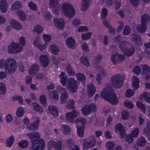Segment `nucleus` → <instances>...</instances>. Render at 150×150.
Instances as JSON below:
<instances>
[{
  "mask_svg": "<svg viewBox=\"0 0 150 150\" xmlns=\"http://www.w3.org/2000/svg\"><path fill=\"white\" fill-rule=\"evenodd\" d=\"M66 43L69 48L73 49L75 48L76 44L73 38L70 37L67 38L66 40Z\"/></svg>",
  "mask_w": 150,
  "mask_h": 150,
  "instance_id": "nucleus-16",
  "label": "nucleus"
},
{
  "mask_svg": "<svg viewBox=\"0 0 150 150\" xmlns=\"http://www.w3.org/2000/svg\"><path fill=\"white\" fill-rule=\"evenodd\" d=\"M149 17L148 14H145L143 15L141 18L142 24L146 25L147 23L149 21Z\"/></svg>",
  "mask_w": 150,
  "mask_h": 150,
  "instance_id": "nucleus-30",
  "label": "nucleus"
},
{
  "mask_svg": "<svg viewBox=\"0 0 150 150\" xmlns=\"http://www.w3.org/2000/svg\"><path fill=\"white\" fill-rule=\"evenodd\" d=\"M54 22L55 25L58 29H61L64 27V21L62 18L54 19Z\"/></svg>",
  "mask_w": 150,
  "mask_h": 150,
  "instance_id": "nucleus-21",
  "label": "nucleus"
},
{
  "mask_svg": "<svg viewBox=\"0 0 150 150\" xmlns=\"http://www.w3.org/2000/svg\"><path fill=\"white\" fill-rule=\"evenodd\" d=\"M66 88L69 92L73 93L76 92L78 87L77 81L72 78H69L67 81Z\"/></svg>",
  "mask_w": 150,
  "mask_h": 150,
  "instance_id": "nucleus-7",
  "label": "nucleus"
},
{
  "mask_svg": "<svg viewBox=\"0 0 150 150\" xmlns=\"http://www.w3.org/2000/svg\"><path fill=\"white\" fill-rule=\"evenodd\" d=\"M66 70L68 73L70 75L74 76L75 74L74 71L73 69L69 64H68L66 66Z\"/></svg>",
  "mask_w": 150,
  "mask_h": 150,
  "instance_id": "nucleus-42",
  "label": "nucleus"
},
{
  "mask_svg": "<svg viewBox=\"0 0 150 150\" xmlns=\"http://www.w3.org/2000/svg\"><path fill=\"white\" fill-rule=\"evenodd\" d=\"M146 28V25L141 23L140 25H137V26L136 28L139 32L143 33L145 32Z\"/></svg>",
  "mask_w": 150,
  "mask_h": 150,
  "instance_id": "nucleus-33",
  "label": "nucleus"
},
{
  "mask_svg": "<svg viewBox=\"0 0 150 150\" xmlns=\"http://www.w3.org/2000/svg\"><path fill=\"white\" fill-rule=\"evenodd\" d=\"M96 106L93 104H90L88 105H85L81 109L83 114L85 115L89 114L96 111Z\"/></svg>",
  "mask_w": 150,
  "mask_h": 150,
  "instance_id": "nucleus-9",
  "label": "nucleus"
},
{
  "mask_svg": "<svg viewBox=\"0 0 150 150\" xmlns=\"http://www.w3.org/2000/svg\"><path fill=\"white\" fill-rule=\"evenodd\" d=\"M18 15L21 21H24L26 19L25 13L23 11H19L18 13Z\"/></svg>",
  "mask_w": 150,
  "mask_h": 150,
  "instance_id": "nucleus-47",
  "label": "nucleus"
},
{
  "mask_svg": "<svg viewBox=\"0 0 150 150\" xmlns=\"http://www.w3.org/2000/svg\"><path fill=\"white\" fill-rule=\"evenodd\" d=\"M39 60L41 65L44 67L48 66L50 61L48 56L46 55H41L39 57Z\"/></svg>",
  "mask_w": 150,
  "mask_h": 150,
  "instance_id": "nucleus-15",
  "label": "nucleus"
},
{
  "mask_svg": "<svg viewBox=\"0 0 150 150\" xmlns=\"http://www.w3.org/2000/svg\"><path fill=\"white\" fill-rule=\"evenodd\" d=\"M132 40L136 44H141L142 41L140 37L135 34H132L130 35Z\"/></svg>",
  "mask_w": 150,
  "mask_h": 150,
  "instance_id": "nucleus-22",
  "label": "nucleus"
},
{
  "mask_svg": "<svg viewBox=\"0 0 150 150\" xmlns=\"http://www.w3.org/2000/svg\"><path fill=\"white\" fill-rule=\"evenodd\" d=\"M35 30L38 33L40 34L43 30V28L39 25H37L35 27Z\"/></svg>",
  "mask_w": 150,
  "mask_h": 150,
  "instance_id": "nucleus-63",
  "label": "nucleus"
},
{
  "mask_svg": "<svg viewBox=\"0 0 150 150\" xmlns=\"http://www.w3.org/2000/svg\"><path fill=\"white\" fill-rule=\"evenodd\" d=\"M119 46L124 54L128 56L132 55L134 52V47L127 42L123 41L120 42Z\"/></svg>",
  "mask_w": 150,
  "mask_h": 150,
  "instance_id": "nucleus-4",
  "label": "nucleus"
},
{
  "mask_svg": "<svg viewBox=\"0 0 150 150\" xmlns=\"http://www.w3.org/2000/svg\"><path fill=\"white\" fill-rule=\"evenodd\" d=\"M6 88L5 85L2 82H0V94H3L5 93Z\"/></svg>",
  "mask_w": 150,
  "mask_h": 150,
  "instance_id": "nucleus-46",
  "label": "nucleus"
},
{
  "mask_svg": "<svg viewBox=\"0 0 150 150\" xmlns=\"http://www.w3.org/2000/svg\"><path fill=\"white\" fill-rule=\"evenodd\" d=\"M24 113V110L22 108L20 107L18 108L16 111V115L18 117L22 116L23 115Z\"/></svg>",
  "mask_w": 150,
  "mask_h": 150,
  "instance_id": "nucleus-55",
  "label": "nucleus"
},
{
  "mask_svg": "<svg viewBox=\"0 0 150 150\" xmlns=\"http://www.w3.org/2000/svg\"><path fill=\"white\" fill-rule=\"evenodd\" d=\"M27 135L30 138L32 145L29 150H39L45 146V144L43 139H39L40 135L37 132L33 133H28Z\"/></svg>",
  "mask_w": 150,
  "mask_h": 150,
  "instance_id": "nucleus-1",
  "label": "nucleus"
},
{
  "mask_svg": "<svg viewBox=\"0 0 150 150\" xmlns=\"http://www.w3.org/2000/svg\"><path fill=\"white\" fill-rule=\"evenodd\" d=\"M49 96L51 98H52L55 101H57L59 99V95L58 93L54 91H50L48 93Z\"/></svg>",
  "mask_w": 150,
  "mask_h": 150,
  "instance_id": "nucleus-25",
  "label": "nucleus"
},
{
  "mask_svg": "<svg viewBox=\"0 0 150 150\" xmlns=\"http://www.w3.org/2000/svg\"><path fill=\"white\" fill-rule=\"evenodd\" d=\"M123 34L125 35H129L130 33V28L127 25L124 27L123 30Z\"/></svg>",
  "mask_w": 150,
  "mask_h": 150,
  "instance_id": "nucleus-48",
  "label": "nucleus"
},
{
  "mask_svg": "<svg viewBox=\"0 0 150 150\" xmlns=\"http://www.w3.org/2000/svg\"><path fill=\"white\" fill-rule=\"evenodd\" d=\"M122 117L124 120L127 119L129 116V113L127 111L123 110L122 111Z\"/></svg>",
  "mask_w": 150,
  "mask_h": 150,
  "instance_id": "nucleus-60",
  "label": "nucleus"
},
{
  "mask_svg": "<svg viewBox=\"0 0 150 150\" xmlns=\"http://www.w3.org/2000/svg\"><path fill=\"white\" fill-rule=\"evenodd\" d=\"M142 99H144L147 102L150 104V95L149 93H146L142 95Z\"/></svg>",
  "mask_w": 150,
  "mask_h": 150,
  "instance_id": "nucleus-53",
  "label": "nucleus"
},
{
  "mask_svg": "<svg viewBox=\"0 0 150 150\" xmlns=\"http://www.w3.org/2000/svg\"><path fill=\"white\" fill-rule=\"evenodd\" d=\"M59 78L60 79V81L63 86H64L65 85L67 77L66 75L64 73L62 72L59 75Z\"/></svg>",
  "mask_w": 150,
  "mask_h": 150,
  "instance_id": "nucleus-29",
  "label": "nucleus"
},
{
  "mask_svg": "<svg viewBox=\"0 0 150 150\" xmlns=\"http://www.w3.org/2000/svg\"><path fill=\"white\" fill-rule=\"evenodd\" d=\"M134 91L132 90L128 89L126 90L125 96L126 97L129 98L132 96L134 95Z\"/></svg>",
  "mask_w": 150,
  "mask_h": 150,
  "instance_id": "nucleus-56",
  "label": "nucleus"
},
{
  "mask_svg": "<svg viewBox=\"0 0 150 150\" xmlns=\"http://www.w3.org/2000/svg\"><path fill=\"white\" fill-rule=\"evenodd\" d=\"M4 66L6 73L9 74H13L17 67L16 60L13 58L10 57L4 61Z\"/></svg>",
  "mask_w": 150,
  "mask_h": 150,
  "instance_id": "nucleus-5",
  "label": "nucleus"
},
{
  "mask_svg": "<svg viewBox=\"0 0 150 150\" xmlns=\"http://www.w3.org/2000/svg\"><path fill=\"white\" fill-rule=\"evenodd\" d=\"M26 42L25 38L22 36L19 38V43L22 46H19L17 43H11L8 47V52L9 53H16L21 52L23 49V46L25 44Z\"/></svg>",
  "mask_w": 150,
  "mask_h": 150,
  "instance_id": "nucleus-3",
  "label": "nucleus"
},
{
  "mask_svg": "<svg viewBox=\"0 0 150 150\" xmlns=\"http://www.w3.org/2000/svg\"><path fill=\"white\" fill-rule=\"evenodd\" d=\"M132 86L134 90H137L139 87V80L138 78L134 76L132 77Z\"/></svg>",
  "mask_w": 150,
  "mask_h": 150,
  "instance_id": "nucleus-26",
  "label": "nucleus"
},
{
  "mask_svg": "<svg viewBox=\"0 0 150 150\" xmlns=\"http://www.w3.org/2000/svg\"><path fill=\"white\" fill-rule=\"evenodd\" d=\"M92 34V33L90 32L82 34H81V39L84 41L89 39L91 38Z\"/></svg>",
  "mask_w": 150,
  "mask_h": 150,
  "instance_id": "nucleus-36",
  "label": "nucleus"
},
{
  "mask_svg": "<svg viewBox=\"0 0 150 150\" xmlns=\"http://www.w3.org/2000/svg\"><path fill=\"white\" fill-rule=\"evenodd\" d=\"M50 50L51 52L54 54H57L59 52V49L58 47L54 45L50 46Z\"/></svg>",
  "mask_w": 150,
  "mask_h": 150,
  "instance_id": "nucleus-51",
  "label": "nucleus"
},
{
  "mask_svg": "<svg viewBox=\"0 0 150 150\" xmlns=\"http://www.w3.org/2000/svg\"><path fill=\"white\" fill-rule=\"evenodd\" d=\"M79 113V111L75 110L68 112L66 115V120L68 122H73L74 121V118L78 117Z\"/></svg>",
  "mask_w": 150,
  "mask_h": 150,
  "instance_id": "nucleus-13",
  "label": "nucleus"
},
{
  "mask_svg": "<svg viewBox=\"0 0 150 150\" xmlns=\"http://www.w3.org/2000/svg\"><path fill=\"white\" fill-rule=\"evenodd\" d=\"M34 109L40 112H41L42 111V108L38 103H33L32 104Z\"/></svg>",
  "mask_w": 150,
  "mask_h": 150,
  "instance_id": "nucleus-38",
  "label": "nucleus"
},
{
  "mask_svg": "<svg viewBox=\"0 0 150 150\" xmlns=\"http://www.w3.org/2000/svg\"><path fill=\"white\" fill-rule=\"evenodd\" d=\"M42 38L44 41L48 42L51 40V36L49 34H44L42 35Z\"/></svg>",
  "mask_w": 150,
  "mask_h": 150,
  "instance_id": "nucleus-59",
  "label": "nucleus"
},
{
  "mask_svg": "<svg viewBox=\"0 0 150 150\" xmlns=\"http://www.w3.org/2000/svg\"><path fill=\"white\" fill-rule=\"evenodd\" d=\"M62 9L66 17L71 18L75 14V11L73 6L68 3H64L62 5Z\"/></svg>",
  "mask_w": 150,
  "mask_h": 150,
  "instance_id": "nucleus-6",
  "label": "nucleus"
},
{
  "mask_svg": "<svg viewBox=\"0 0 150 150\" xmlns=\"http://www.w3.org/2000/svg\"><path fill=\"white\" fill-rule=\"evenodd\" d=\"M124 106L129 109H131L133 107L132 103L130 100H126L124 102Z\"/></svg>",
  "mask_w": 150,
  "mask_h": 150,
  "instance_id": "nucleus-52",
  "label": "nucleus"
},
{
  "mask_svg": "<svg viewBox=\"0 0 150 150\" xmlns=\"http://www.w3.org/2000/svg\"><path fill=\"white\" fill-rule=\"evenodd\" d=\"M8 4L5 0L0 1V10L2 13H5L7 10Z\"/></svg>",
  "mask_w": 150,
  "mask_h": 150,
  "instance_id": "nucleus-24",
  "label": "nucleus"
},
{
  "mask_svg": "<svg viewBox=\"0 0 150 150\" xmlns=\"http://www.w3.org/2000/svg\"><path fill=\"white\" fill-rule=\"evenodd\" d=\"M62 130L63 132L65 134H68L70 132V129L69 127L66 125H62Z\"/></svg>",
  "mask_w": 150,
  "mask_h": 150,
  "instance_id": "nucleus-37",
  "label": "nucleus"
},
{
  "mask_svg": "<svg viewBox=\"0 0 150 150\" xmlns=\"http://www.w3.org/2000/svg\"><path fill=\"white\" fill-rule=\"evenodd\" d=\"M39 100L40 102L43 105H45L47 102V101L45 96L43 94L41 95L40 96L39 98Z\"/></svg>",
  "mask_w": 150,
  "mask_h": 150,
  "instance_id": "nucleus-58",
  "label": "nucleus"
},
{
  "mask_svg": "<svg viewBox=\"0 0 150 150\" xmlns=\"http://www.w3.org/2000/svg\"><path fill=\"white\" fill-rule=\"evenodd\" d=\"M89 1L88 0H83L81 5V10L85 11L89 6Z\"/></svg>",
  "mask_w": 150,
  "mask_h": 150,
  "instance_id": "nucleus-28",
  "label": "nucleus"
},
{
  "mask_svg": "<svg viewBox=\"0 0 150 150\" xmlns=\"http://www.w3.org/2000/svg\"><path fill=\"white\" fill-rule=\"evenodd\" d=\"M75 145L74 141L71 139H69L67 141V146L68 149L71 148Z\"/></svg>",
  "mask_w": 150,
  "mask_h": 150,
  "instance_id": "nucleus-43",
  "label": "nucleus"
},
{
  "mask_svg": "<svg viewBox=\"0 0 150 150\" xmlns=\"http://www.w3.org/2000/svg\"><path fill=\"white\" fill-rule=\"evenodd\" d=\"M136 105L137 107L142 111L144 113L145 112V108L143 104L139 101L136 102Z\"/></svg>",
  "mask_w": 150,
  "mask_h": 150,
  "instance_id": "nucleus-49",
  "label": "nucleus"
},
{
  "mask_svg": "<svg viewBox=\"0 0 150 150\" xmlns=\"http://www.w3.org/2000/svg\"><path fill=\"white\" fill-rule=\"evenodd\" d=\"M118 26L117 29V31L118 32H120L123 28L124 26V24L123 22L120 21H118Z\"/></svg>",
  "mask_w": 150,
  "mask_h": 150,
  "instance_id": "nucleus-61",
  "label": "nucleus"
},
{
  "mask_svg": "<svg viewBox=\"0 0 150 150\" xmlns=\"http://www.w3.org/2000/svg\"><path fill=\"white\" fill-rule=\"evenodd\" d=\"M75 102L74 100H70L68 101L66 104V108L68 109L73 108L74 107Z\"/></svg>",
  "mask_w": 150,
  "mask_h": 150,
  "instance_id": "nucleus-40",
  "label": "nucleus"
},
{
  "mask_svg": "<svg viewBox=\"0 0 150 150\" xmlns=\"http://www.w3.org/2000/svg\"><path fill=\"white\" fill-rule=\"evenodd\" d=\"M48 109L51 114L55 117H57L58 114V111L57 108L53 105L49 106Z\"/></svg>",
  "mask_w": 150,
  "mask_h": 150,
  "instance_id": "nucleus-27",
  "label": "nucleus"
},
{
  "mask_svg": "<svg viewBox=\"0 0 150 150\" xmlns=\"http://www.w3.org/2000/svg\"><path fill=\"white\" fill-rule=\"evenodd\" d=\"M34 121L32 124L27 126V129L29 130H36L38 128V126L40 120L38 118H33Z\"/></svg>",
  "mask_w": 150,
  "mask_h": 150,
  "instance_id": "nucleus-18",
  "label": "nucleus"
},
{
  "mask_svg": "<svg viewBox=\"0 0 150 150\" xmlns=\"http://www.w3.org/2000/svg\"><path fill=\"white\" fill-rule=\"evenodd\" d=\"M21 4L19 2L16 1L12 4L11 9L12 10L17 9L21 8Z\"/></svg>",
  "mask_w": 150,
  "mask_h": 150,
  "instance_id": "nucleus-44",
  "label": "nucleus"
},
{
  "mask_svg": "<svg viewBox=\"0 0 150 150\" xmlns=\"http://www.w3.org/2000/svg\"><path fill=\"white\" fill-rule=\"evenodd\" d=\"M40 68L37 64H35L31 65L30 67L29 70V73L32 76L35 75L36 72L39 71Z\"/></svg>",
  "mask_w": 150,
  "mask_h": 150,
  "instance_id": "nucleus-19",
  "label": "nucleus"
},
{
  "mask_svg": "<svg viewBox=\"0 0 150 150\" xmlns=\"http://www.w3.org/2000/svg\"><path fill=\"white\" fill-rule=\"evenodd\" d=\"M117 54L116 53L111 55V60L114 64H115L117 62Z\"/></svg>",
  "mask_w": 150,
  "mask_h": 150,
  "instance_id": "nucleus-64",
  "label": "nucleus"
},
{
  "mask_svg": "<svg viewBox=\"0 0 150 150\" xmlns=\"http://www.w3.org/2000/svg\"><path fill=\"white\" fill-rule=\"evenodd\" d=\"M144 133L146 136L150 134V121H149L146 122V125L144 130Z\"/></svg>",
  "mask_w": 150,
  "mask_h": 150,
  "instance_id": "nucleus-31",
  "label": "nucleus"
},
{
  "mask_svg": "<svg viewBox=\"0 0 150 150\" xmlns=\"http://www.w3.org/2000/svg\"><path fill=\"white\" fill-rule=\"evenodd\" d=\"M125 127L121 123L117 124L115 127V131L116 133L118 132L119 135L121 138H123L125 135Z\"/></svg>",
  "mask_w": 150,
  "mask_h": 150,
  "instance_id": "nucleus-14",
  "label": "nucleus"
},
{
  "mask_svg": "<svg viewBox=\"0 0 150 150\" xmlns=\"http://www.w3.org/2000/svg\"><path fill=\"white\" fill-rule=\"evenodd\" d=\"M87 87L88 95L89 97H91L95 93L96 91V88L93 84H88Z\"/></svg>",
  "mask_w": 150,
  "mask_h": 150,
  "instance_id": "nucleus-23",
  "label": "nucleus"
},
{
  "mask_svg": "<svg viewBox=\"0 0 150 150\" xmlns=\"http://www.w3.org/2000/svg\"><path fill=\"white\" fill-rule=\"evenodd\" d=\"M76 127L77 133L78 136L81 137H83L84 134V129L85 127Z\"/></svg>",
  "mask_w": 150,
  "mask_h": 150,
  "instance_id": "nucleus-45",
  "label": "nucleus"
},
{
  "mask_svg": "<svg viewBox=\"0 0 150 150\" xmlns=\"http://www.w3.org/2000/svg\"><path fill=\"white\" fill-rule=\"evenodd\" d=\"M58 90L61 93L60 96V103L62 104H65L66 103L67 100L68 96V94L66 89L61 86L58 87Z\"/></svg>",
  "mask_w": 150,
  "mask_h": 150,
  "instance_id": "nucleus-11",
  "label": "nucleus"
},
{
  "mask_svg": "<svg viewBox=\"0 0 150 150\" xmlns=\"http://www.w3.org/2000/svg\"><path fill=\"white\" fill-rule=\"evenodd\" d=\"M14 141V138L12 136H11L10 137L7 139L6 143V146L8 147H10Z\"/></svg>",
  "mask_w": 150,
  "mask_h": 150,
  "instance_id": "nucleus-41",
  "label": "nucleus"
},
{
  "mask_svg": "<svg viewBox=\"0 0 150 150\" xmlns=\"http://www.w3.org/2000/svg\"><path fill=\"white\" fill-rule=\"evenodd\" d=\"M122 76L120 74H115L110 79V82L112 86L116 88H119L122 85Z\"/></svg>",
  "mask_w": 150,
  "mask_h": 150,
  "instance_id": "nucleus-8",
  "label": "nucleus"
},
{
  "mask_svg": "<svg viewBox=\"0 0 150 150\" xmlns=\"http://www.w3.org/2000/svg\"><path fill=\"white\" fill-rule=\"evenodd\" d=\"M28 6L31 10L34 11H37V5L32 1H30L28 2Z\"/></svg>",
  "mask_w": 150,
  "mask_h": 150,
  "instance_id": "nucleus-32",
  "label": "nucleus"
},
{
  "mask_svg": "<svg viewBox=\"0 0 150 150\" xmlns=\"http://www.w3.org/2000/svg\"><path fill=\"white\" fill-rule=\"evenodd\" d=\"M106 146L108 150H113L114 144L112 142H110L106 143Z\"/></svg>",
  "mask_w": 150,
  "mask_h": 150,
  "instance_id": "nucleus-57",
  "label": "nucleus"
},
{
  "mask_svg": "<svg viewBox=\"0 0 150 150\" xmlns=\"http://www.w3.org/2000/svg\"><path fill=\"white\" fill-rule=\"evenodd\" d=\"M62 143L60 141L56 142L52 140H50L47 143V146L49 147H54L57 150H61Z\"/></svg>",
  "mask_w": 150,
  "mask_h": 150,
  "instance_id": "nucleus-17",
  "label": "nucleus"
},
{
  "mask_svg": "<svg viewBox=\"0 0 150 150\" xmlns=\"http://www.w3.org/2000/svg\"><path fill=\"white\" fill-rule=\"evenodd\" d=\"M77 80L81 81H83L86 80V78L84 74L81 73H78L76 75Z\"/></svg>",
  "mask_w": 150,
  "mask_h": 150,
  "instance_id": "nucleus-50",
  "label": "nucleus"
},
{
  "mask_svg": "<svg viewBox=\"0 0 150 150\" xmlns=\"http://www.w3.org/2000/svg\"><path fill=\"white\" fill-rule=\"evenodd\" d=\"M100 96L112 105H116L118 103V99L115 93L109 88L103 89L100 93Z\"/></svg>",
  "mask_w": 150,
  "mask_h": 150,
  "instance_id": "nucleus-2",
  "label": "nucleus"
},
{
  "mask_svg": "<svg viewBox=\"0 0 150 150\" xmlns=\"http://www.w3.org/2000/svg\"><path fill=\"white\" fill-rule=\"evenodd\" d=\"M139 130L138 128L136 127L132 131V135L133 137H137L139 133Z\"/></svg>",
  "mask_w": 150,
  "mask_h": 150,
  "instance_id": "nucleus-54",
  "label": "nucleus"
},
{
  "mask_svg": "<svg viewBox=\"0 0 150 150\" xmlns=\"http://www.w3.org/2000/svg\"><path fill=\"white\" fill-rule=\"evenodd\" d=\"M142 73L143 74H146L150 71V68L148 65L146 64H143L142 65Z\"/></svg>",
  "mask_w": 150,
  "mask_h": 150,
  "instance_id": "nucleus-35",
  "label": "nucleus"
},
{
  "mask_svg": "<svg viewBox=\"0 0 150 150\" xmlns=\"http://www.w3.org/2000/svg\"><path fill=\"white\" fill-rule=\"evenodd\" d=\"M59 2V0H50L49 6L52 8L53 13L56 15L58 14L60 6Z\"/></svg>",
  "mask_w": 150,
  "mask_h": 150,
  "instance_id": "nucleus-12",
  "label": "nucleus"
},
{
  "mask_svg": "<svg viewBox=\"0 0 150 150\" xmlns=\"http://www.w3.org/2000/svg\"><path fill=\"white\" fill-rule=\"evenodd\" d=\"M80 61L82 63L86 66H88L89 65V63L87 58L86 57H81L80 59Z\"/></svg>",
  "mask_w": 150,
  "mask_h": 150,
  "instance_id": "nucleus-62",
  "label": "nucleus"
},
{
  "mask_svg": "<svg viewBox=\"0 0 150 150\" xmlns=\"http://www.w3.org/2000/svg\"><path fill=\"white\" fill-rule=\"evenodd\" d=\"M18 146L22 148L27 147L28 145V142L27 141L22 140L20 142H18Z\"/></svg>",
  "mask_w": 150,
  "mask_h": 150,
  "instance_id": "nucleus-39",
  "label": "nucleus"
},
{
  "mask_svg": "<svg viewBox=\"0 0 150 150\" xmlns=\"http://www.w3.org/2000/svg\"><path fill=\"white\" fill-rule=\"evenodd\" d=\"M146 141L143 137L137 139V144L139 146H144L146 143Z\"/></svg>",
  "mask_w": 150,
  "mask_h": 150,
  "instance_id": "nucleus-34",
  "label": "nucleus"
},
{
  "mask_svg": "<svg viewBox=\"0 0 150 150\" xmlns=\"http://www.w3.org/2000/svg\"><path fill=\"white\" fill-rule=\"evenodd\" d=\"M86 122V120L85 118L82 117L78 118L76 120V127H85Z\"/></svg>",
  "mask_w": 150,
  "mask_h": 150,
  "instance_id": "nucleus-20",
  "label": "nucleus"
},
{
  "mask_svg": "<svg viewBox=\"0 0 150 150\" xmlns=\"http://www.w3.org/2000/svg\"><path fill=\"white\" fill-rule=\"evenodd\" d=\"M96 144L94 136H90L88 138L84 139L83 141V146L86 148H90L93 147Z\"/></svg>",
  "mask_w": 150,
  "mask_h": 150,
  "instance_id": "nucleus-10",
  "label": "nucleus"
}]
</instances>
